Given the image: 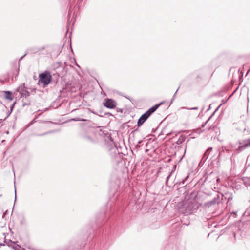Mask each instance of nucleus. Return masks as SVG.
I'll return each mask as SVG.
<instances>
[{
    "instance_id": "obj_1",
    "label": "nucleus",
    "mask_w": 250,
    "mask_h": 250,
    "mask_svg": "<svg viewBox=\"0 0 250 250\" xmlns=\"http://www.w3.org/2000/svg\"><path fill=\"white\" fill-rule=\"evenodd\" d=\"M159 106V104H156L150 108L148 111L143 114L139 119L138 121V125H141L146 119L152 114Z\"/></svg>"
},
{
    "instance_id": "obj_2",
    "label": "nucleus",
    "mask_w": 250,
    "mask_h": 250,
    "mask_svg": "<svg viewBox=\"0 0 250 250\" xmlns=\"http://www.w3.org/2000/svg\"><path fill=\"white\" fill-rule=\"evenodd\" d=\"M52 79L51 75L48 71H45L39 75V82L44 85L50 83Z\"/></svg>"
},
{
    "instance_id": "obj_3",
    "label": "nucleus",
    "mask_w": 250,
    "mask_h": 250,
    "mask_svg": "<svg viewBox=\"0 0 250 250\" xmlns=\"http://www.w3.org/2000/svg\"><path fill=\"white\" fill-rule=\"evenodd\" d=\"M250 147V138L243 141L239 143V146L238 148V151L240 152L247 147Z\"/></svg>"
},
{
    "instance_id": "obj_4",
    "label": "nucleus",
    "mask_w": 250,
    "mask_h": 250,
    "mask_svg": "<svg viewBox=\"0 0 250 250\" xmlns=\"http://www.w3.org/2000/svg\"><path fill=\"white\" fill-rule=\"evenodd\" d=\"M104 105L108 108L114 109L116 107L117 104L114 100L111 99H107L106 100Z\"/></svg>"
},
{
    "instance_id": "obj_5",
    "label": "nucleus",
    "mask_w": 250,
    "mask_h": 250,
    "mask_svg": "<svg viewBox=\"0 0 250 250\" xmlns=\"http://www.w3.org/2000/svg\"><path fill=\"white\" fill-rule=\"evenodd\" d=\"M4 97L5 99L12 101L13 99L12 93L10 91H4Z\"/></svg>"
},
{
    "instance_id": "obj_6",
    "label": "nucleus",
    "mask_w": 250,
    "mask_h": 250,
    "mask_svg": "<svg viewBox=\"0 0 250 250\" xmlns=\"http://www.w3.org/2000/svg\"><path fill=\"white\" fill-rule=\"evenodd\" d=\"M20 94L21 96L28 97L29 96V92L27 91H23L22 92H20Z\"/></svg>"
},
{
    "instance_id": "obj_7",
    "label": "nucleus",
    "mask_w": 250,
    "mask_h": 250,
    "mask_svg": "<svg viewBox=\"0 0 250 250\" xmlns=\"http://www.w3.org/2000/svg\"><path fill=\"white\" fill-rule=\"evenodd\" d=\"M21 248V247L19 245H16L14 247V249L16 250H20Z\"/></svg>"
},
{
    "instance_id": "obj_8",
    "label": "nucleus",
    "mask_w": 250,
    "mask_h": 250,
    "mask_svg": "<svg viewBox=\"0 0 250 250\" xmlns=\"http://www.w3.org/2000/svg\"><path fill=\"white\" fill-rule=\"evenodd\" d=\"M198 109V107H193V108H190L189 109H191V110H197Z\"/></svg>"
},
{
    "instance_id": "obj_9",
    "label": "nucleus",
    "mask_w": 250,
    "mask_h": 250,
    "mask_svg": "<svg viewBox=\"0 0 250 250\" xmlns=\"http://www.w3.org/2000/svg\"><path fill=\"white\" fill-rule=\"evenodd\" d=\"M247 180H248L250 181V179H248Z\"/></svg>"
}]
</instances>
